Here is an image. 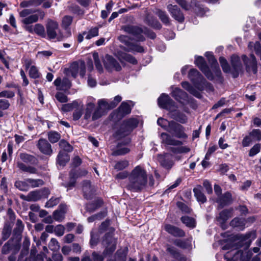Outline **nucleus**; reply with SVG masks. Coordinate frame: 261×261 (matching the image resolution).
Masks as SVG:
<instances>
[{
    "label": "nucleus",
    "instance_id": "obj_58",
    "mask_svg": "<svg viewBox=\"0 0 261 261\" xmlns=\"http://www.w3.org/2000/svg\"><path fill=\"white\" fill-rule=\"evenodd\" d=\"M174 119L182 124L186 123L188 121L187 117L185 114L179 113L177 114Z\"/></svg>",
    "mask_w": 261,
    "mask_h": 261
},
{
    "label": "nucleus",
    "instance_id": "obj_62",
    "mask_svg": "<svg viewBox=\"0 0 261 261\" xmlns=\"http://www.w3.org/2000/svg\"><path fill=\"white\" fill-rule=\"evenodd\" d=\"M64 231L65 227L61 224L58 225L55 227L54 232L58 237L62 236L64 233Z\"/></svg>",
    "mask_w": 261,
    "mask_h": 261
},
{
    "label": "nucleus",
    "instance_id": "obj_13",
    "mask_svg": "<svg viewBox=\"0 0 261 261\" xmlns=\"http://www.w3.org/2000/svg\"><path fill=\"white\" fill-rule=\"evenodd\" d=\"M121 30L136 37L138 41H143L145 40L144 36L141 35L143 32L142 30L138 27L125 25L121 27Z\"/></svg>",
    "mask_w": 261,
    "mask_h": 261
},
{
    "label": "nucleus",
    "instance_id": "obj_26",
    "mask_svg": "<svg viewBox=\"0 0 261 261\" xmlns=\"http://www.w3.org/2000/svg\"><path fill=\"white\" fill-rule=\"evenodd\" d=\"M164 229L167 232L174 237H182L185 236V233L182 229L171 224H166Z\"/></svg>",
    "mask_w": 261,
    "mask_h": 261
},
{
    "label": "nucleus",
    "instance_id": "obj_55",
    "mask_svg": "<svg viewBox=\"0 0 261 261\" xmlns=\"http://www.w3.org/2000/svg\"><path fill=\"white\" fill-rule=\"evenodd\" d=\"M73 20L72 17L70 16H65L63 18L62 25L64 28H67L70 25Z\"/></svg>",
    "mask_w": 261,
    "mask_h": 261
},
{
    "label": "nucleus",
    "instance_id": "obj_15",
    "mask_svg": "<svg viewBox=\"0 0 261 261\" xmlns=\"http://www.w3.org/2000/svg\"><path fill=\"white\" fill-rule=\"evenodd\" d=\"M88 174V171L86 169H79L76 170L72 169L69 173L70 180L69 182L67 184V187L68 188L73 187L74 186L76 179L79 177H84Z\"/></svg>",
    "mask_w": 261,
    "mask_h": 261
},
{
    "label": "nucleus",
    "instance_id": "obj_57",
    "mask_svg": "<svg viewBox=\"0 0 261 261\" xmlns=\"http://www.w3.org/2000/svg\"><path fill=\"white\" fill-rule=\"evenodd\" d=\"M54 219L58 222H61L65 218V214L63 212H61L59 210L55 211L53 213Z\"/></svg>",
    "mask_w": 261,
    "mask_h": 261
},
{
    "label": "nucleus",
    "instance_id": "obj_40",
    "mask_svg": "<svg viewBox=\"0 0 261 261\" xmlns=\"http://www.w3.org/2000/svg\"><path fill=\"white\" fill-rule=\"evenodd\" d=\"M34 33L42 38H45L46 34L44 27L40 23H37L34 26Z\"/></svg>",
    "mask_w": 261,
    "mask_h": 261
},
{
    "label": "nucleus",
    "instance_id": "obj_59",
    "mask_svg": "<svg viewBox=\"0 0 261 261\" xmlns=\"http://www.w3.org/2000/svg\"><path fill=\"white\" fill-rule=\"evenodd\" d=\"M106 213L105 212H100L97 214L94 215L91 217H89L87 220L89 222H92L95 220H100L105 217Z\"/></svg>",
    "mask_w": 261,
    "mask_h": 261
},
{
    "label": "nucleus",
    "instance_id": "obj_61",
    "mask_svg": "<svg viewBox=\"0 0 261 261\" xmlns=\"http://www.w3.org/2000/svg\"><path fill=\"white\" fill-rule=\"evenodd\" d=\"M59 202V198H51L47 201L45 204V207L47 208L53 207V206L57 205Z\"/></svg>",
    "mask_w": 261,
    "mask_h": 261
},
{
    "label": "nucleus",
    "instance_id": "obj_12",
    "mask_svg": "<svg viewBox=\"0 0 261 261\" xmlns=\"http://www.w3.org/2000/svg\"><path fill=\"white\" fill-rule=\"evenodd\" d=\"M195 63L210 80L214 79V75L207 66L204 58L201 56L195 57Z\"/></svg>",
    "mask_w": 261,
    "mask_h": 261
},
{
    "label": "nucleus",
    "instance_id": "obj_45",
    "mask_svg": "<svg viewBox=\"0 0 261 261\" xmlns=\"http://www.w3.org/2000/svg\"><path fill=\"white\" fill-rule=\"evenodd\" d=\"M219 62L224 72L231 73V69H230L226 60L224 57H221L219 58Z\"/></svg>",
    "mask_w": 261,
    "mask_h": 261
},
{
    "label": "nucleus",
    "instance_id": "obj_11",
    "mask_svg": "<svg viewBox=\"0 0 261 261\" xmlns=\"http://www.w3.org/2000/svg\"><path fill=\"white\" fill-rule=\"evenodd\" d=\"M103 62L106 69L109 71H119L122 69L119 62L110 55L106 56Z\"/></svg>",
    "mask_w": 261,
    "mask_h": 261
},
{
    "label": "nucleus",
    "instance_id": "obj_56",
    "mask_svg": "<svg viewBox=\"0 0 261 261\" xmlns=\"http://www.w3.org/2000/svg\"><path fill=\"white\" fill-rule=\"evenodd\" d=\"M130 149L127 147H118L116 150L114 152V154L116 155H122L129 152Z\"/></svg>",
    "mask_w": 261,
    "mask_h": 261
},
{
    "label": "nucleus",
    "instance_id": "obj_37",
    "mask_svg": "<svg viewBox=\"0 0 261 261\" xmlns=\"http://www.w3.org/2000/svg\"><path fill=\"white\" fill-rule=\"evenodd\" d=\"M182 87L189 91L190 93L197 97H199L200 94L194 88H193L188 82H184L181 83Z\"/></svg>",
    "mask_w": 261,
    "mask_h": 261
},
{
    "label": "nucleus",
    "instance_id": "obj_60",
    "mask_svg": "<svg viewBox=\"0 0 261 261\" xmlns=\"http://www.w3.org/2000/svg\"><path fill=\"white\" fill-rule=\"evenodd\" d=\"M128 165V162L126 160L118 162L115 165V169L117 170H123Z\"/></svg>",
    "mask_w": 261,
    "mask_h": 261
},
{
    "label": "nucleus",
    "instance_id": "obj_6",
    "mask_svg": "<svg viewBox=\"0 0 261 261\" xmlns=\"http://www.w3.org/2000/svg\"><path fill=\"white\" fill-rule=\"evenodd\" d=\"M97 105V107L94 111L92 116V120H95L99 118L105 114L106 111L113 109V108H111V102H109V101L106 99L98 100Z\"/></svg>",
    "mask_w": 261,
    "mask_h": 261
},
{
    "label": "nucleus",
    "instance_id": "obj_33",
    "mask_svg": "<svg viewBox=\"0 0 261 261\" xmlns=\"http://www.w3.org/2000/svg\"><path fill=\"white\" fill-rule=\"evenodd\" d=\"M46 193L48 194V191L47 190L44 191H34L29 193L30 201H36L40 199L44 193Z\"/></svg>",
    "mask_w": 261,
    "mask_h": 261
},
{
    "label": "nucleus",
    "instance_id": "obj_24",
    "mask_svg": "<svg viewBox=\"0 0 261 261\" xmlns=\"http://www.w3.org/2000/svg\"><path fill=\"white\" fill-rule=\"evenodd\" d=\"M116 56L121 62L126 61L134 65L137 64V60L134 57L122 51H118L116 53Z\"/></svg>",
    "mask_w": 261,
    "mask_h": 261
},
{
    "label": "nucleus",
    "instance_id": "obj_25",
    "mask_svg": "<svg viewBox=\"0 0 261 261\" xmlns=\"http://www.w3.org/2000/svg\"><path fill=\"white\" fill-rule=\"evenodd\" d=\"M172 96L182 103L188 100L187 94L178 88H175L173 90Z\"/></svg>",
    "mask_w": 261,
    "mask_h": 261
},
{
    "label": "nucleus",
    "instance_id": "obj_1",
    "mask_svg": "<svg viewBox=\"0 0 261 261\" xmlns=\"http://www.w3.org/2000/svg\"><path fill=\"white\" fill-rule=\"evenodd\" d=\"M167 129V132L172 134L173 136L166 133H162L161 138L162 143L164 144L168 145L180 146L182 144V142L175 139L173 136L178 139H186L188 138V135L185 132V127L174 121H171V123Z\"/></svg>",
    "mask_w": 261,
    "mask_h": 261
},
{
    "label": "nucleus",
    "instance_id": "obj_44",
    "mask_svg": "<svg viewBox=\"0 0 261 261\" xmlns=\"http://www.w3.org/2000/svg\"><path fill=\"white\" fill-rule=\"evenodd\" d=\"M60 138V134L58 132L51 131L48 133V140L51 143L57 142Z\"/></svg>",
    "mask_w": 261,
    "mask_h": 261
},
{
    "label": "nucleus",
    "instance_id": "obj_17",
    "mask_svg": "<svg viewBox=\"0 0 261 261\" xmlns=\"http://www.w3.org/2000/svg\"><path fill=\"white\" fill-rule=\"evenodd\" d=\"M167 10L171 16L179 22H182L185 17L180 8L176 5L169 4L167 7Z\"/></svg>",
    "mask_w": 261,
    "mask_h": 261
},
{
    "label": "nucleus",
    "instance_id": "obj_47",
    "mask_svg": "<svg viewBox=\"0 0 261 261\" xmlns=\"http://www.w3.org/2000/svg\"><path fill=\"white\" fill-rule=\"evenodd\" d=\"M60 147L67 152H71L73 150L72 146L65 140H61L59 142Z\"/></svg>",
    "mask_w": 261,
    "mask_h": 261
},
{
    "label": "nucleus",
    "instance_id": "obj_46",
    "mask_svg": "<svg viewBox=\"0 0 261 261\" xmlns=\"http://www.w3.org/2000/svg\"><path fill=\"white\" fill-rule=\"evenodd\" d=\"M15 186L20 191H26L29 190V186L27 179L23 181H17L15 183Z\"/></svg>",
    "mask_w": 261,
    "mask_h": 261
},
{
    "label": "nucleus",
    "instance_id": "obj_7",
    "mask_svg": "<svg viewBox=\"0 0 261 261\" xmlns=\"http://www.w3.org/2000/svg\"><path fill=\"white\" fill-rule=\"evenodd\" d=\"M102 245L105 247L103 252L105 255L110 254L115 250L116 240L113 237L112 233H107L105 234L102 241Z\"/></svg>",
    "mask_w": 261,
    "mask_h": 261
},
{
    "label": "nucleus",
    "instance_id": "obj_21",
    "mask_svg": "<svg viewBox=\"0 0 261 261\" xmlns=\"http://www.w3.org/2000/svg\"><path fill=\"white\" fill-rule=\"evenodd\" d=\"M35 12H37V14L31 15L22 20V22L25 24H30L38 21L39 18L42 20L45 16V13L43 11L37 10Z\"/></svg>",
    "mask_w": 261,
    "mask_h": 261
},
{
    "label": "nucleus",
    "instance_id": "obj_63",
    "mask_svg": "<svg viewBox=\"0 0 261 261\" xmlns=\"http://www.w3.org/2000/svg\"><path fill=\"white\" fill-rule=\"evenodd\" d=\"M24 225L20 220H17L16 223V227L14 229V232L18 234H20L23 231Z\"/></svg>",
    "mask_w": 261,
    "mask_h": 261
},
{
    "label": "nucleus",
    "instance_id": "obj_5",
    "mask_svg": "<svg viewBox=\"0 0 261 261\" xmlns=\"http://www.w3.org/2000/svg\"><path fill=\"white\" fill-rule=\"evenodd\" d=\"M119 40L124 44L125 46L121 45L120 47L127 52L143 53L144 50L142 46L129 41V38L126 35H121L118 37Z\"/></svg>",
    "mask_w": 261,
    "mask_h": 261
},
{
    "label": "nucleus",
    "instance_id": "obj_52",
    "mask_svg": "<svg viewBox=\"0 0 261 261\" xmlns=\"http://www.w3.org/2000/svg\"><path fill=\"white\" fill-rule=\"evenodd\" d=\"M29 75L30 77L35 79L40 77L41 74L36 67L32 66L29 70Z\"/></svg>",
    "mask_w": 261,
    "mask_h": 261
},
{
    "label": "nucleus",
    "instance_id": "obj_2",
    "mask_svg": "<svg viewBox=\"0 0 261 261\" xmlns=\"http://www.w3.org/2000/svg\"><path fill=\"white\" fill-rule=\"evenodd\" d=\"M128 188L133 192H138L143 189L147 184V174L145 171L138 166L132 171L129 177Z\"/></svg>",
    "mask_w": 261,
    "mask_h": 261
},
{
    "label": "nucleus",
    "instance_id": "obj_27",
    "mask_svg": "<svg viewBox=\"0 0 261 261\" xmlns=\"http://www.w3.org/2000/svg\"><path fill=\"white\" fill-rule=\"evenodd\" d=\"M205 56L207 58L208 62L211 64L212 68L216 71L217 75H219L221 71L219 67V65L212 53L211 52H206L205 53Z\"/></svg>",
    "mask_w": 261,
    "mask_h": 261
},
{
    "label": "nucleus",
    "instance_id": "obj_51",
    "mask_svg": "<svg viewBox=\"0 0 261 261\" xmlns=\"http://www.w3.org/2000/svg\"><path fill=\"white\" fill-rule=\"evenodd\" d=\"M98 35V29L96 27L91 28L88 32H87L85 37L87 39H90L91 38L97 36Z\"/></svg>",
    "mask_w": 261,
    "mask_h": 261
},
{
    "label": "nucleus",
    "instance_id": "obj_31",
    "mask_svg": "<svg viewBox=\"0 0 261 261\" xmlns=\"http://www.w3.org/2000/svg\"><path fill=\"white\" fill-rule=\"evenodd\" d=\"M89 101L86 105V112L84 115L85 119L88 120L91 118V113L95 107L94 100L95 99L92 97L88 99Z\"/></svg>",
    "mask_w": 261,
    "mask_h": 261
},
{
    "label": "nucleus",
    "instance_id": "obj_30",
    "mask_svg": "<svg viewBox=\"0 0 261 261\" xmlns=\"http://www.w3.org/2000/svg\"><path fill=\"white\" fill-rule=\"evenodd\" d=\"M230 225L237 228L239 230H242L245 228V220L244 218L236 217L230 221Z\"/></svg>",
    "mask_w": 261,
    "mask_h": 261
},
{
    "label": "nucleus",
    "instance_id": "obj_10",
    "mask_svg": "<svg viewBox=\"0 0 261 261\" xmlns=\"http://www.w3.org/2000/svg\"><path fill=\"white\" fill-rule=\"evenodd\" d=\"M242 59L246 66V69L247 72H252L254 74L257 72V62L255 57L253 54H251L249 58L246 55H242Z\"/></svg>",
    "mask_w": 261,
    "mask_h": 261
},
{
    "label": "nucleus",
    "instance_id": "obj_28",
    "mask_svg": "<svg viewBox=\"0 0 261 261\" xmlns=\"http://www.w3.org/2000/svg\"><path fill=\"white\" fill-rule=\"evenodd\" d=\"M79 65L78 62L73 63L69 68H65L64 73L67 76H71L75 78L79 73Z\"/></svg>",
    "mask_w": 261,
    "mask_h": 261
},
{
    "label": "nucleus",
    "instance_id": "obj_22",
    "mask_svg": "<svg viewBox=\"0 0 261 261\" xmlns=\"http://www.w3.org/2000/svg\"><path fill=\"white\" fill-rule=\"evenodd\" d=\"M232 201L231 194L228 192L225 193L223 195H221L216 200L219 208H222L224 206L230 204Z\"/></svg>",
    "mask_w": 261,
    "mask_h": 261
},
{
    "label": "nucleus",
    "instance_id": "obj_19",
    "mask_svg": "<svg viewBox=\"0 0 261 261\" xmlns=\"http://www.w3.org/2000/svg\"><path fill=\"white\" fill-rule=\"evenodd\" d=\"M158 159L161 165L167 169H170L174 165L172 155L171 154L166 153L160 154L158 156Z\"/></svg>",
    "mask_w": 261,
    "mask_h": 261
},
{
    "label": "nucleus",
    "instance_id": "obj_23",
    "mask_svg": "<svg viewBox=\"0 0 261 261\" xmlns=\"http://www.w3.org/2000/svg\"><path fill=\"white\" fill-rule=\"evenodd\" d=\"M82 190L84 196L87 199L91 198L95 192L89 180H85L83 182Z\"/></svg>",
    "mask_w": 261,
    "mask_h": 261
},
{
    "label": "nucleus",
    "instance_id": "obj_32",
    "mask_svg": "<svg viewBox=\"0 0 261 261\" xmlns=\"http://www.w3.org/2000/svg\"><path fill=\"white\" fill-rule=\"evenodd\" d=\"M79 106H82V101L76 100L71 103L62 105L61 109L64 112H69L77 108Z\"/></svg>",
    "mask_w": 261,
    "mask_h": 261
},
{
    "label": "nucleus",
    "instance_id": "obj_35",
    "mask_svg": "<svg viewBox=\"0 0 261 261\" xmlns=\"http://www.w3.org/2000/svg\"><path fill=\"white\" fill-rule=\"evenodd\" d=\"M156 14L163 23L167 25H170V19L165 11L158 9L156 12Z\"/></svg>",
    "mask_w": 261,
    "mask_h": 261
},
{
    "label": "nucleus",
    "instance_id": "obj_3",
    "mask_svg": "<svg viewBox=\"0 0 261 261\" xmlns=\"http://www.w3.org/2000/svg\"><path fill=\"white\" fill-rule=\"evenodd\" d=\"M188 76L195 86L199 90H206L210 91H213L214 88L212 84L207 82L196 69H191Z\"/></svg>",
    "mask_w": 261,
    "mask_h": 261
},
{
    "label": "nucleus",
    "instance_id": "obj_39",
    "mask_svg": "<svg viewBox=\"0 0 261 261\" xmlns=\"http://www.w3.org/2000/svg\"><path fill=\"white\" fill-rule=\"evenodd\" d=\"M58 163L62 166H64L69 161V156L67 153L60 151L57 158Z\"/></svg>",
    "mask_w": 261,
    "mask_h": 261
},
{
    "label": "nucleus",
    "instance_id": "obj_20",
    "mask_svg": "<svg viewBox=\"0 0 261 261\" xmlns=\"http://www.w3.org/2000/svg\"><path fill=\"white\" fill-rule=\"evenodd\" d=\"M37 146L39 150L44 154L50 155L53 153L51 145L45 139H40L38 141Z\"/></svg>",
    "mask_w": 261,
    "mask_h": 261
},
{
    "label": "nucleus",
    "instance_id": "obj_4",
    "mask_svg": "<svg viewBox=\"0 0 261 261\" xmlns=\"http://www.w3.org/2000/svg\"><path fill=\"white\" fill-rule=\"evenodd\" d=\"M138 124V120L135 118L124 121L120 128L116 132L115 137L117 139H120L127 136L134 128L137 126Z\"/></svg>",
    "mask_w": 261,
    "mask_h": 261
},
{
    "label": "nucleus",
    "instance_id": "obj_18",
    "mask_svg": "<svg viewBox=\"0 0 261 261\" xmlns=\"http://www.w3.org/2000/svg\"><path fill=\"white\" fill-rule=\"evenodd\" d=\"M232 213L233 209L232 208L225 209L221 211L218 216L217 217V220L223 229H226V222L229 218L232 216Z\"/></svg>",
    "mask_w": 261,
    "mask_h": 261
},
{
    "label": "nucleus",
    "instance_id": "obj_38",
    "mask_svg": "<svg viewBox=\"0 0 261 261\" xmlns=\"http://www.w3.org/2000/svg\"><path fill=\"white\" fill-rule=\"evenodd\" d=\"M131 112V108L127 102L123 101L119 108V113L121 115L124 116L128 114Z\"/></svg>",
    "mask_w": 261,
    "mask_h": 261
},
{
    "label": "nucleus",
    "instance_id": "obj_43",
    "mask_svg": "<svg viewBox=\"0 0 261 261\" xmlns=\"http://www.w3.org/2000/svg\"><path fill=\"white\" fill-rule=\"evenodd\" d=\"M27 182L29 186V189L31 188H36L42 186L44 184V182L42 180L39 179H31L27 178Z\"/></svg>",
    "mask_w": 261,
    "mask_h": 261
},
{
    "label": "nucleus",
    "instance_id": "obj_14",
    "mask_svg": "<svg viewBox=\"0 0 261 261\" xmlns=\"http://www.w3.org/2000/svg\"><path fill=\"white\" fill-rule=\"evenodd\" d=\"M46 35L49 39H54L57 37L59 25L57 22L48 19L46 24Z\"/></svg>",
    "mask_w": 261,
    "mask_h": 261
},
{
    "label": "nucleus",
    "instance_id": "obj_53",
    "mask_svg": "<svg viewBox=\"0 0 261 261\" xmlns=\"http://www.w3.org/2000/svg\"><path fill=\"white\" fill-rule=\"evenodd\" d=\"M49 249L53 251H57L60 249V245L57 239L52 238L48 244Z\"/></svg>",
    "mask_w": 261,
    "mask_h": 261
},
{
    "label": "nucleus",
    "instance_id": "obj_42",
    "mask_svg": "<svg viewBox=\"0 0 261 261\" xmlns=\"http://www.w3.org/2000/svg\"><path fill=\"white\" fill-rule=\"evenodd\" d=\"M181 222L185 224L187 227L194 228L196 226V222L194 219L188 217L183 216L180 219Z\"/></svg>",
    "mask_w": 261,
    "mask_h": 261
},
{
    "label": "nucleus",
    "instance_id": "obj_34",
    "mask_svg": "<svg viewBox=\"0 0 261 261\" xmlns=\"http://www.w3.org/2000/svg\"><path fill=\"white\" fill-rule=\"evenodd\" d=\"M19 156L20 159L26 163H30L33 165L37 164V160L33 155L25 153H21L20 154Z\"/></svg>",
    "mask_w": 261,
    "mask_h": 261
},
{
    "label": "nucleus",
    "instance_id": "obj_54",
    "mask_svg": "<svg viewBox=\"0 0 261 261\" xmlns=\"http://www.w3.org/2000/svg\"><path fill=\"white\" fill-rule=\"evenodd\" d=\"M157 123L159 125L161 126L162 128H163L165 130L167 131V129L171 123V121H169L167 120L162 118H159L158 119Z\"/></svg>",
    "mask_w": 261,
    "mask_h": 261
},
{
    "label": "nucleus",
    "instance_id": "obj_64",
    "mask_svg": "<svg viewBox=\"0 0 261 261\" xmlns=\"http://www.w3.org/2000/svg\"><path fill=\"white\" fill-rule=\"evenodd\" d=\"M56 99L61 103H64L68 101L67 96L62 92H57L55 95Z\"/></svg>",
    "mask_w": 261,
    "mask_h": 261
},
{
    "label": "nucleus",
    "instance_id": "obj_16",
    "mask_svg": "<svg viewBox=\"0 0 261 261\" xmlns=\"http://www.w3.org/2000/svg\"><path fill=\"white\" fill-rule=\"evenodd\" d=\"M231 74L234 78L237 77L243 69L241 59L237 55H232L231 57Z\"/></svg>",
    "mask_w": 261,
    "mask_h": 261
},
{
    "label": "nucleus",
    "instance_id": "obj_50",
    "mask_svg": "<svg viewBox=\"0 0 261 261\" xmlns=\"http://www.w3.org/2000/svg\"><path fill=\"white\" fill-rule=\"evenodd\" d=\"M249 135L253 140L257 141L261 140V130L259 129H253L249 133Z\"/></svg>",
    "mask_w": 261,
    "mask_h": 261
},
{
    "label": "nucleus",
    "instance_id": "obj_9",
    "mask_svg": "<svg viewBox=\"0 0 261 261\" xmlns=\"http://www.w3.org/2000/svg\"><path fill=\"white\" fill-rule=\"evenodd\" d=\"M158 105L160 107L171 111H174L176 108L174 101L166 94H162L159 97Z\"/></svg>",
    "mask_w": 261,
    "mask_h": 261
},
{
    "label": "nucleus",
    "instance_id": "obj_49",
    "mask_svg": "<svg viewBox=\"0 0 261 261\" xmlns=\"http://www.w3.org/2000/svg\"><path fill=\"white\" fill-rule=\"evenodd\" d=\"M83 103L82 102V106H79L77 108H75L73 114V119L74 120H79L82 116L83 110Z\"/></svg>",
    "mask_w": 261,
    "mask_h": 261
},
{
    "label": "nucleus",
    "instance_id": "obj_8",
    "mask_svg": "<svg viewBox=\"0 0 261 261\" xmlns=\"http://www.w3.org/2000/svg\"><path fill=\"white\" fill-rule=\"evenodd\" d=\"M232 255L233 256L231 259L233 261H236L238 259L240 261H249L252 256V252L251 251H245L243 252L241 250H231L228 252L225 255V257L228 258Z\"/></svg>",
    "mask_w": 261,
    "mask_h": 261
},
{
    "label": "nucleus",
    "instance_id": "obj_41",
    "mask_svg": "<svg viewBox=\"0 0 261 261\" xmlns=\"http://www.w3.org/2000/svg\"><path fill=\"white\" fill-rule=\"evenodd\" d=\"M248 47L250 50H253L256 54L260 57L261 60V46L259 42H249Z\"/></svg>",
    "mask_w": 261,
    "mask_h": 261
},
{
    "label": "nucleus",
    "instance_id": "obj_48",
    "mask_svg": "<svg viewBox=\"0 0 261 261\" xmlns=\"http://www.w3.org/2000/svg\"><path fill=\"white\" fill-rule=\"evenodd\" d=\"M93 57L96 68L99 72H102L103 71V68L99 59L98 54L95 52L93 54Z\"/></svg>",
    "mask_w": 261,
    "mask_h": 261
},
{
    "label": "nucleus",
    "instance_id": "obj_29",
    "mask_svg": "<svg viewBox=\"0 0 261 261\" xmlns=\"http://www.w3.org/2000/svg\"><path fill=\"white\" fill-rule=\"evenodd\" d=\"M194 196L196 197L197 200L202 203L206 201V196L202 192V188L201 186H197L193 189Z\"/></svg>",
    "mask_w": 261,
    "mask_h": 261
},
{
    "label": "nucleus",
    "instance_id": "obj_36",
    "mask_svg": "<svg viewBox=\"0 0 261 261\" xmlns=\"http://www.w3.org/2000/svg\"><path fill=\"white\" fill-rule=\"evenodd\" d=\"M103 201L101 199H97L93 202L87 204L86 210L90 212H93L97 208L100 207Z\"/></svg>",
    "mask_w": 261,
    "mask_h": 261
}]
</instances>
